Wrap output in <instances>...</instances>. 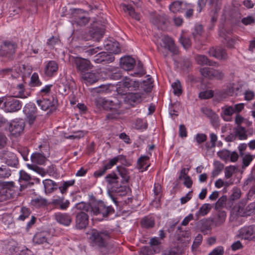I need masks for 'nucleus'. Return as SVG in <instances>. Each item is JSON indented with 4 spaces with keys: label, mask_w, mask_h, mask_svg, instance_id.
I'll use <instances>...</instances> for the list:
<instances>
[{
    "label": "nucleus",
    "mask_w": 255,
    "mask_h": 255,
    "mask_svg": "<svg viewBox=\"0 0 255 255\" xmlns=\"http://www.w3.org/2000/svg\"><path fill=\"white\" fill-rule=\"evenodd\" d=\"M90 214L103 218L113 214L115 210L111 206H107L103 202L98 201L91 203Z\"/></svg>",
    "instance_id": "nucleus-1"
},
{
    "label": "nucleus",
    "mask_w": 255,
    "mask_h": 255,
    "mask_svg": "<svg viewBox=\"0 0 255 255\" xmlns=\"http://www.w3.org/2000/svg\"><path fill=\"white\" fill-rule=\"evenodd\" d=\"M240 236L245 240H251L255 239V226H249L241 229Z\"/></svg>",
    "instance_id": "nucleus-13"
},
{
    "label": "nucleus",
    "mask_w": 255,
    "mask_h": 255,
    "mask_svg": "<svg viewBox=\"0 0 255 255\" xmlns=\"http://www.w3.org/2000/svg\"><path fill=\"white\" fill-rule=\"evenodd\" d=\"M149 77L150 76L148 75L147 81H143L142 84L141 85L143 91L146 93L150 92L153 88V82L151 78Z\"/></svg>",
    "instance_id": "nucleus-46"
},
{
    "label": "nucleus",
    "mask_w": 255,
    "mask_h": 255,
    "mask_svg": "<svg viewBox=\"0 0 255 255\" xmlns=\"http://www.w3.org/2000/svg\"><path fill=\"white\" fill-rule=\"evenodd\" d=\"M214 169L212 172V177L213 178L217 176L223 169L224 164L219 161L214 162Z\"/></svg>",
    "instance_id": "nucleus-48"
},
{
    "label": "nucleus",
    "mask_w": 255,
    "mask_h": 255,
    "mask_svg": "<svg viewBox=\"0 0 255 255\" xmlns=\"http://www.w3.org/2000/svg\"><path fill=\"white\" fill-rule=\"evenodd\" d=\"M142 101V97L140 93H128L125 98V102L132 105L133 103H139Z\"/></svg>",
    "instance_id": "nucleus-26"
},
{
    "label": "nucleus",
    "mask_w": 255,
    "mask_h": 255,
    "mask_svg": "<svg viewBox=\"0 0 255 255\" xmlns=\"http://www.w3.org/2000/svg\"><path fill=\"white\" fill-rule=\"evenodd\" d=\"M46 193H51L58 188V185L51 179H45L43 181Z\"/></svg>",
    "instance_id": "nucleus-32"
},
{
    "label": "nucleus",
    "mask_w": 255,
    "mask_h": 255,
    "mask_svg": "<svg viewBox=\"0 0 255 255\" xmlns=\"http://www.w3.org/2000/svg\"><path fill=\"white\" fill-rule=\"evenodd\" d=\"M152 23L157 25L158 28H162L168 22V19L164 14H153L151 16Z\"/></svg>",
    "instance_id": "nucleus-22"
},
{
    "label": "nucleus",
    "mask_w": 255,
    "mask_h": 255,
    "mask_svg": "<svg viewBox=\"0 0 255 255\" xmlns=\"http://www.w3.org/2000/svg\"><path fill=\"white\" fill-rule=\"evenodd\" d=\"M26 115V122L30 125H32L37 118V110L36 106L32 103L27 104L24 109Z\"/></svg>",
    "instance_id": "nucleus-6"
},
{
    "label": "nucleus",
    "mask_w": 255,
    "mask_h": 255,
    "mask_svg": "<svg viewBox=\"0 0 255 255\" xmlns=\"http://www.w3.org/2000/svg\"><path fill=\"white\" fill-rule=\"evenodd\" d=\"M33 241L37 244H41L46 242V234L45 232L37 233L33 237Z\"/></svg>",
    "instance_id": "nucleus-42"
},
{
    "label": "nucleus",
    "mask_w": 255,
    "mask_h": 255,
    "mask_svg": "<svg viewBox=\"0 0 255 255\" xmlns=\"http://www.w3.org/2000/svg\"><path fill=\"white\" fill-rule=\"evenodd\" d=\"M91 203L90 204L86 203L83 202L77 204L75 208L80 211H86L90 214Z\"/></svg>",
    "instance_id": "nucleus-50"
},
{
    "label": "nucleus",
    "mask_w": 255,
    "mask_h": 255,
    "mask_svg": "<svg viewBox=\"0 0 255 255\" xmlns=\"http://www.w3.org/2000/svg\"><path fill=\"white\" fill-rule=\"evenodd\" d=\"M213 68L209 67L202 68L200 70L201 74L206 78L212 79Z\"/></svg>",
    "instance_id": "nucleus-57"
},
{
    "label": "nucleus",
    "mask_w": 255,
    "mask_h": 255,
    "mask_svg": "<svg viewBox=\"0 0 255 255\" xmlns=\"http://www.w3.org/2000/svg\"><path fill=\"white\" fill-rule=\"evenodd\" d=\"M119 160V157L118 156L115 157L113 159H111L109 162L105 164L103 168L100 169L94 172V176L96 177H98L103 175L107 170L112 168L113 166L117 163Z\"/></svg>",
    "instance_id": "nucleus-18"
},
{
    "label": "nucleus",
    "mask_w": 255,
    "mask_h": 255,
    "mask_svg": "<svg viewBox=\"0 0 255 255\" xmlns=\"http://www.w3.org/2000/svg\"><path fill=\"white\" fill-rule=\"evenodd\" d=\"M27 166L29 169L36 171L43 176L46 174V171L43 169L40 168L36 165L28 164H27Z\"/></svg>",
    "instance_id": "nucleus-63"
},
{
    "label": "nucleus",
    "mask_w": 255,
    "mask_h": 255,
    "mask_svg": "<svg viewBox=\"0 0 255 255\" xmlns=\"http://www.w3.org/2000/svg\"><path fill=\"white\" fill-rule=\"evenodd\" d=\"M1 159L9 166L16 167L18 164L16 155L14 153L8 151H3L1 153Z\"/></svg>",
    "instance_id": "nucleus-8"
},
{
    "label": "nucleus",
    "mask_w": 255,
    "mask_h": 255,
    "mask_svg": "<svg viewBox=\"0 0 255 255\" xmlns=\"http://www.w3.org/2000/svg\"><path fill=\"white\" fill-rule=\"evenodd\" d=\"M18 181L20 183L22 181H25L27 183L26 185L20 184V191L27 187V185L31 186L34 184V182L32 181V178L30 175L24 171L21 170L19 172V178Z\"/></svg>",
    "instance_id": "nucleus-23"
},
{
    "label": "nucleus",
    "mask_w": 255,
    "mask_h": 255,
    "mask_svg": "<svg viewBox=\"0 0 255 255\" xmlns=\"http://www.w3.org/2000/svg\"><path fill=\"white\" fill-rule=\"evenodd\" d=\"M55 220L64 226H69L72 222L71 217L67 214L58 213L55 215Z\"/></svg>",
    "instance_id": "nucleus-28"
},
{
    "label": "nucleus",
    "mask_w": 255,
    "mask_h": 255,
    "mask_svg": "<svg viewBox=\"0 0 255 255\" xmlns=\"http://www.w3.org/2000/svg\"><path fill=\"white\" fill-rule=\"evenodd\" d=\"M24 123L22 121H12L9 127V130L11 134L15 136L19 135L23 130Z\"/></svg>",
    "instance_id": "nucleus-14"
},
{
    "label": "nucleus",
    "mask_w": 255,
    "mask_h": 255,
    "mask_svg": "<svg viewBox=\"0 0 255 255\" xmlns=\"http://www.w3.org/2000/svg\"><path fill=\"white\" fill-rule=\"evenodd\" d=\"M89 216L83 211L78 213L76 216V226L79 229L85 228L88 224Z\"/></svg>",
    "instance_id": "nucleus-12"
},
{
    "label": "nucleus",
    "mask_w": 255,
    "mask_h": 255,
    "mask_svg": "<svg viewBox=\"0 0 255 255\" xmlns=\"http://www.w3.org/2000/svg\"><path fill=\"white\" fill-rule=\"evenodd\" d=\"M196 62L200 65H209L214 67H218L219 64L209 59L207 56L203 55H198L195 57Z\"/></svg>",
    "instance_id": "nucleus-25"
},
{
    "label": "nucleus",
    "mask_w": 255,
    "mask_h": 255,
    "mask_svg": "<svg viewBox=\"0 0 255 255\" xmlns=\"http://www.w3.org/2000/svg\"><path fill=\"white\" fill-rule=\"evenodd\" d=\"M135 65V60L130 56H125L121 58L120 65L126 71H130L133 69Z\"/></svg>",
    "instance_id": "nucleus-17"
},
{
    "label": "nucleus",
    "mask_w": 255,
    "mask_h": 255,
    "mask_svg": "<svg viewBox=\"0 0 255 255\" xmlns=\"http://www.w3.org/2000/svg\"><path fill=\"white\" fill-rule=\"evenodd\" d=\"M149 157L147 156H143L140 157L137 161L139 168L145 169L146 170L148 165H147V161L148 160Z\"/></svg>",
    "instance_id": "nucleus-53"
},
{
    "label": "nucleus",
    "mask_w": 255,
    "mask_h": 255,
    "mask_svg": "<svg viewBox=\"0 0 255 255\" xmlns=\"http://www.w3.org/2000/svg\"><path fill=\"white\" fill-rule=\"evenodd\" d=\"M105 180L108 188L113 192L120 193L125 190V187L122 185V182L115 173L112 172L108 174L105 177Z\"/></svg>",
    "instance_id": "nucleus-2"
},
{
    "label": "nucleus",
    "mask_w": 255,
    "mask_h": 255,
    "mask_svg": "<svg viewBox=\"0 0 255 255\" xmlns=\"http://www.w3.org/2000/svg\"><path fill=\"white\" fill-rule=\"evenodd\" d=\"M106 49L110 51L109 53L118 54L121 52L120 44L118 42H110L107 44Z\"/></svg>",
    "instance_id": "nucleus-34"
},
{
    "label": "nucleus",
    "mask_w": 255,
    "mask_h": 255,
    "mask_svg": "<svg viewBox=\"0 0 255 255\" xmlns=\"http://www.w3.org/2000/svg\"><path fill=\"white\" fill-rule=\"evenodd\" d=\"M95 105L97 107L100 109H103L105 110H109L110 106L112 102L111 101L106 100L102 97H98L95 99Z\"/></svg>",
    "instance_id": "nucleus-31"
},
{
    "label": "nucleus",
    "mask_w": 255,
    "mask_h": 255,
    "mask_svg": "<svg viewBox=\"0 0 255 255\" xmlns=\"http://www.w3.org/2000/svg\"><path fill=\"white\" fill-rule=\"evenodd\" d=\"M104 33L105 29L104 28H96L90 31L91 37L98 42L102 38Z\"/></svg>",
    "instance_id": "nucleus-37"
},
{
    "label": "nucleus",
    "mask_w": 255,
    "mask_h": 255,
    "mask_svg": "<svg viewBox=\"0 0 255 255\" xmlns=\"http://www.w3.org/2000/svg\"><path fill=\"white\" fill-rule=\"evenodd\" d=\"M81 12V10H75V11L73 12V16L75 17V21L77 23V24L79 25H85L89 22V19L87 17L84 16H77V15Z\"/></svg>",
    "instance_id": "nucleus-36"
},
{
    "label": "nucleus",
    "mask_w": 255,
    "mask_h": 255,
    "mask_svg": "<svg viewBox=\"0 0 255 255\" xmlns=\"http://www.w3.org/2000/svg\"><path fill=\"white\" fill-rule=\"evenodd\" d=\"M11 175V171L4 166L0 167V179L8 178Z\"/></svg>",
    "instance_id": "nucleus-54"
},
{
    "label": "nucleus",
    "mask_w": 255,
    "mask_h": 255,
    "mask_svg": "<svg viewBox=\"0 0 255 255\" xmlns=\"http://www.w3.org/2000/svg\"><path fill=\"white\" fill-rule=\"evenodd\" d=\"M182 251L178 247H173L165 250L163 255H182Z\"/></svg>",
    "instance_id": "nucleus-49"
},
{
    "label": "nucleus",
    "mask_w": 255,
    "mask_h": 255,
    "mask_svg": "<svg viewBox=\"0 0 255 255\" xmlns=\"http://www.w3.org/2000/svg\"><path fill=\"white\" fill-rule=\"evenodd\" d=\"M81 78L87 84H92L97 82L99 78V73L98 72H86L83 73Z\"/></svg>",
    "instance_id": "nucleus-21"
},
{
    "label": "nucleus",
    "mask_w": 255,
    "mask_h": 255,
    "mask_svg": "<svg viewBox=\"0 0 255 255\" xmlns=\"http://www.w3.org/2000/svg\"><path fill=\"white\" fill-rule=\"evenodd\" d=\"M173 93L177 96H180L182 93V86L180 82L177 80L172 84Z\"/></svg>",
    "instance_id": "nucleus-52"
},
{
    "label": "nucleus",
    "mask_w": 255,
    "mask_h": 255,
    "mask_svg": "<svg viewBox=\"0 0 255 255\" xmlns=\"http://www.w3.org/2000/svg\"><path fill=\"white\" fill-rule=\"evenodd\" d=\"M211 8L217 12L220 10L222 5V0H206Z\"/></svg>",
    "instance_id": "nucleus-43"
},
{
    "label": "nucleus",
    "mask_w": 255,
    "mask_h": 255,
    "mask_svg": "<svg viewBox=\"0 0 255 255\" xmlns=\"http://www.w3.org/2000/svg\"><path fill=\"white\" fill-rule=\"evenodd\" d=\"M109 237V233L107 231L98 232L97 231H93L90 239L95 244L100 247H104L105 245V240Z\"/></svg>",
    "instance_id": "nucleus-10"
},
{
    "label": "nucleus",
    "mask_w": 255,
    "mask_h": 255,
    "mask_svg": "<svg viewBox=\"0 0 255 255\" xmlns=\"http://www.w3.org/2000/svg\"><path fill=\"white\" fill-rule=\"evenodd\" d=\"M119 160V157L118 156L115 157L113 159H111L109 162L105 164L103 168L100 169L94 172V176L96 177H98L103 175L107 170L112 168L113 166L117 163Z\"/></svg>",
    "instance_id": "nucleus-20"
},
{
    "label": "nucleus",
    "mask_w": 255,
    "mask_h": 255,
    "mask_svg": "<svg viewBox=\"0 0 255 255\" xmlns=\"http://www.w3.org/2000/svg\"><path fill=\"white\" fill-rule=\"evenodd\" d=\"M214 92L212 90H207L201 92L199 94V97L202 99H207L213 97Z\"/></svg>",
    "instance_id": "nucleus-62"
},
{
    "label": "nucleus",
    "mask_w": 255,
    "mask_h": 255,
    "mask_svg": "<svg viewBox=\"0 0 255 255\" xmlns=\"http://www.w3.org/2000/svg\"><path fill=\"white\" fill-rule=\"evenodd\" d=\"M112 102L110 106L109 110L112 112L107 115V118L111 120H116L119 118L120 115L122 114V112L119 110L121 107V103L117 99L111 101Z\"/></svg>",
    "instance_id": "nucleus-9"
},
{
    "label": "nucleus",
    "mask_w": 255,
    "mask_h": 255,
    "mask_svg": "<svg viewBox=\"0 0 255 255\" xmlns=\"http://www.w3.org/2000/svg\"><path fill=\"white\" fill-rule=\"evenodd\" d=\"M115 60L114 56L107 52H103L99 53L96 56L94 61L97 63H110Z\"/></svg>",
    "instance_id": "nucleus-16"
},
{
    "label": "nucleus",
    "mask_w": 255,
    "mask_h": 255,
    "mask_svg": "<svg viewBox=\"0 0 255 255\" xmlns=\"http://www.w3.org/2000/svg\"><path fill=\"white\" fill-rule=\"evenodd\" d=\"M119 160V157L118 156L115 157L113 159H111L109 162L105 164L103 168L100 169L94 172V176L96 177H98L103 175L107 170L112 168L113 166L117 163Z\"/></svg>",
    "instance_id": "nucleus-19"
},
{
    "label": "nucleus",
    "mask_w": 255,
    "mask_h": 255,
    "mask_svg": "<svg viewBox=\"0 0 255 255\" xmlns=\"http://www.w3.org/2000/svg\"><path fill=\"white\" fill-rule=\"evenodd\" d=\"M222 115L223 114L224 116H231L235 113V110H234V107L233 106H225L224 107L222 108Z\"/></svg>",
    "instance_id": "nucleus-59"
},
{
    "label": "nucleus",
    "mask_w": 255,
    "mask_h": 255,
    "mask_svg": "<svg viewBox=\"0 0 255 255\" xmlns=\"http://www.w3.org/2000/svg\"><path fill=\"white\" fill-rule=\"evenodd\" d=\"M2 103L4 102V110L7 112H14L19 110L21 108L20 101L13 96L2 97Z\"/></svg>",
    "instance_id": "nucleus-3"
},
{
    "label": "nucleus",
    "mask_w": 255,
    "mask_h": 255,
    "mask_svg": "<svg viewBox=\"0 0 255 255\" xmlns=\"http://www.w3.org/2000/svg\"><path fill=\"white\" fill-rule=\"evenodd\" d=\"M30 214V210L26 207H23L21 208L20 215L19 216L18 220L24 221L26 218H28Z\"/></svg>",
    "instance_id": "nucleus-55"
},
{
    "label": "nucleus",
    "mask_w": 255,
    "mask_h": 255,
    "mask_svg": "<svg viewBox=\"0 0 255 255\" xmlns=\"http://www.w3.org/2000/svg\"><path fill=\"white\" fill-rule=\"evenodd\" d=\"M218 156L222 160L227 161L230 156V151L227 149H223L217 152Z\"/></svg>",
    "instance_id": "nucleus-56"
},
{
    "label": "nucleus",
    "mask_w": 255,
    "mask_h": 255,
    "mask_svg": "<svg viewBox=\"0 0 255 255\" xmlns=\"http://www.w3.org/2000/svg\"><path fill=\"white\" fill-rule=\"evenodd\" d=\"M235 131L236 136L239 137V139L244 140L247 138V130L244 127L242 126L237 127L235 128Z\"/></svg>",
    "instance_id": "nucleus-40"
},
{
    "label": "nucleus",
    "mask_w": 255,
    "mask_h": 255,
    "mask_svg": "<svg viewBox=\"0 0 255 255\" xmlns=\"http://www.w3.org/2000/svg\"><path fill=\"white\" fill-rule=\"evenodd\" d=\"M31 204L36 208H41L47 206V201L44 198L38 197L31 200Z\"/></svg>",
    "instance_id": "nucleus-41"
},
{
    "label": "nucleus",
    "mask_w": 255,
    "mask_h": 255,
    "mask_svg": "<svg viewBox=\"0 0 255 255\" xmlns=\"http://www.w3.org/2000/svg\"><path fill=\"white\" fill-rule=\"evenodd\" d=\"M140 223L143 228H152L154 225V220L152 218L145 217L141 220Z\"/></svg>",
    "instance_id": "nucleus-47"
},
{
    "label": "nucleus",
    "mask_w": 255,
    "mask_h": 255,
    "mask_svg": "<svg viewBox=\"0 0 255 255\" xmlns=\"http://www.w3.org/2000/svg\"><path fill=\"white\" fill-rule=\"evenodd\" d=\"M180 42L185 49H188L191 46V41L189 37L182 36L180 38Z\"/></svg>",
    "instance_id": "nucleus-61"
},
{
    "label": "nucleus",
    "mask_w": 255,
    "mask_h": 255,
    "mask_svg": "<svg viewBox=\"0 0 255 255\" xmlns=\"http://www.w3.org/2000/svg\"><path fill=\"white\" fill-rule=\"evenodd\" d=\"M211 207L209 204H205L200 207L198 211L196 216L199 217V216H205L211 210Z\"/></svg>",
    "instance_id": "nucleus-51"
},
{
    "label": "nucleus",
    "mask_w": 255,
    "mask_h": 255,
    "mask_svg": "<svg viewBox=\"0 0 255 255\" xmlns=\"http://www.w3.org/2000/svg\"><path fill=\"white\" fill-rule=\"evenodd\" d=\"M14 187L13 182L4 183L3 187L0 188V202H4L13 197V188Z\"/></svg>",
    "instance_id": "nucleus-4"
},
{
    "label": "nucleus",
    "mask_w": 255,
    "mask_h": 255,
    "mask_svg": "<svg viewBox=\"0 0 255 255\" xmlns=\"http://www.w3.org/2000/svg\"><path fill=\"white\" fill-rule=\"evenodd\" d=\"M183 2L181 1H174L169 6L171 11L173 13H177L182 12V8L181 7Z\"/></svg>",
    "instance_id": "nucleus-45"
},
{
    "label": "nucleus",
    "mask_w": 255,
    "mask_h": 255,
    "mask_svg": "<svg viewBox=\"0 0 255 255\" xmlns=\"http://www.w3.org/2000/svg\"><path fill=\"white\" fill-rule=\"evenodd\" d=\"M74 63L77 71L81 73V75L93 67L90 60L82 58H76L74 59Z\"/></svg>",
    "instance_id": "nucleus-7"
},
{
    "label": "nucleus",
    "mask_w": 255,
    "mask_h": 255,
    "mask_svg": "<svg viewBox=\"0 0 255 255\" xmlns=\"http://www.w3.org/2000/svg\"><path fill=\"white\" fill-rule=\"evenodd\" d=\"M227 200V196L223 195L216 202L215 206L216 209H218L223 208L225 205Z\"/></svg>",
    "instance_id": "nucleus-60"
},
{
    "label": "nucleus",
    "mask_w": 255,
    "mask_h": 255,
    "mask_svg": "<svg viewBox=\"0 0 255 255\" xmlns=\"http://www.w3.org/2000/svg\"><path fill=\"white\" fill-rule=\"evenodd\" d=\"M236 169L234 166H230L225 168V176L227 179L231 177Z\"/></svg>",
    "instance_id": "nucleus-64"
},
{
    "label": "nucleus",
    "mask_w": 255,
    "mask_h": 255,
    "mask_svg": "<svg viewBox=\"0 0 255 255\" xmlns=\"http://www.w3.org/2000/svg\"><path fill=\"white\" fill-rule=\"evenodd\" d=\"M161 40L163 43V47L165 48H167L174 55H177L179 54L178 49L175 46L174 40L171 37L164 35L162 37Z\"/></svg>",
    "instance_id": "nucleus-15"
},
{
    "label": "nucleus",
    "mask_w": 255,
    "mask_h": 255,
    "mask_svg": "<svg viewBox=\"0 0 255 255\" xmlns=\"http://www.w3.org/2000/svg\"><path fill=\"white\" fill-rule=\"evenodd\" d=\"M117 170L119 174L122 177L123 179L121 181L123 184L128 182L129 179V172L126 168L123 166H118Z\"/></svg>",
    "instance_id": "nucleus-33"
},
{
    "label": "nucleus",
    "mask_w": 255,
    "mask_h": 255,
    "mask_svg": "<svg viewBox=\"0 0 255 255\" xmlns=\"http://www.w3.org/2000/svg\"><path fill=\"white\" fill-rule=\"evenodd\" d=\"M31 160L34 163L42 164L45 162L46 158L40 153H34L31 156Z\"/></svg>",
    "instance_id": "nucleus-38"
},
{
    "label": "nucleus",
    "mask_w": 255,
    "mask_h": 255,
    "mask_svg": "<svg viewBox=\"0 0 255 255\" xmlns=\"http://www.w3.org/2000/svg\"><path fill=\"white\" fill-rule=\"evenodd\" d=\"M122 6L125 12H128V14L132 18L136 20H140V14L139 13L135 12L134 8L129 4H126L125 3L122 4Z\"/></svg>",
    "instance_id": "nucleus-30"
},
{
    "label": "nucleus",
    "mask_w": 255,
    "mask_h": 255,
    "mask_svg": "<svg viewBox=\"0 0 255 255\" xmlns=\"http://www.w3.org/2000/svg\"><path fill=\"white\" fill-rule=\"evenodd\" d=\"M208 53L210 56L215 57L221 60H226L228 59V54L225 49L222 47H211Z\"/></svg>",
    "instance_id": "nucleus-11"
},
{
    "label": "nucleus",
    "mask_w": 255,
    "mask_h": 255,
    "mask_svg": "<svg viewBox=\"0 0 255 255\" xmlns=\"http://www.w3.org/2000/svg\"><path fill=\"white\" fill-rule=\"evenodd\" d=\"M241 156L242 157L243 168L248 166L254 158V155H251L249 153H241Z\"/></svg>",
    "instance_id": "nucleus-39"
},
{
    "label": "nucleus",
    "mask_w": 255,
    "mask_h": 255,
    "mask_svg": "<svg viewBox=\"0 0 255 255\" xmlns=\"http://www.w3.org/2000/svg\"><path fill=\"white\" fill-rule=\"evenodd\" d=\"M38 105L40 106L41 109L44 111H48L47 113H51L57 108V101L51 97L48 99L43 98L42 100L37 101Z\"/></svg>",
    "instance_id": "nucleus-5"
},
{
    "label": "nucleus",
    "mask_w": 255,
    "mask_h": 255,
    "mask_svg": "<svg viewBox=\"0 0 255 255\" xmlns=\"http://www.w3.org/2000/svg\"><path fill=\"white\" fill-rule=\"evenodd\" d=\"M226 213L225 211H219L214 217L211 222L215 227H219L223 224L226 220Z\"/></svg>",
    "instance_id": "nucleus-29"
},
{
    "label": "nucleus",
    "mask_w": 255,
    "mask_h": 255,
    "mask_svg": "<svg viewBox=\"0 0 255 255\" xmlns=\"http://www.w3.org/2000/svg\"><path fill=\"white\" fill-rule=\"evenodd\" d=\"M122 84L127 88L128 91L136 90L139 87L138 82L133 81L127 77H125L122 81Z\"/></svg>",
    "instance_id": "nucleus-27"
},
{
    "label": "nucleus",
    "mask_w": 255,
    "mask_h": 255,
    "mask_svg": "<svg viewBox=\"0 0 255 255\" xmlns=\"http://www.w3.org/2000/svg\"><path fill=\"white\" fill-rule=\"evenodd\" d=\"M58 69V65L55 61H50L44 68L45 74L49 77L56 73Z\"/></svg>",
    "instance_id": "nucleus-24"
},
{
    "label": "nucleus",
    "mask_w": 255,
    "mask_h": 255,
    "mask_svg": "<svg viewBox=\"0 0 255 255\" xmlns=\"http://www.w3.org/2000/svg\"><path fill=\"white\" fill-rule=\"evenodd\" d=\"M202 111L205 115L210 119L213 124L214 125L218 123L219 117L212 110L207 108H204L202 109Z\"/></svg>",
    "instance_id": "nucleus-35"
},
{
    "label": "nucleus",
    "mask_w": 255,
    "mask_h": 255,
    "mask_svg": "<svg viewBox=\"0 0 255 255\" xmlns=\"http://www.w3.org/2000/svg\"><path fill=\"white\" fill-rule=\"evenodd\" d=\"M177 229L180 232V233L178 234L177 235V240L184 242L186 239V241H188L190 236V232L189 230L181 231L182 228L181 227H178Z\"/></svg>",
    "instance_id": "nucleus-44"
},
{
    "label": "nucleus",
    "mask_w": 255,
    "mask_h": 255,
    "mask_svg": "<svg viewBox=\"0 0 255 255\" xmlns=\"http://www.w3.org/2000/svg\"><path fill=\"white\" fill-rule=\"evenodd\" d=\"M203 33V28L201 25H198L195 27L194 31L192 32V35L195 39H198Z\"/></svg>",
    "instance_id": "nucleus-58"
}]
</instances>
